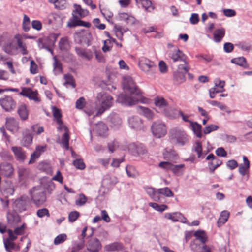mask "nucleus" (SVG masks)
<instances>
[{"instance_id":"f257e3e1","label":"nucleus","mask_w":252,"mask_h":252,"mask_svg":"<svg viewBox=\"0 0 252 252\" xmlns=\"http://www.w3.org/2000/svg\"><path fill=\"white\" fill-rule=\"evenodd\" d=\"M122 85L125 93L129 94H120L117 99L118 102L125 106H130L140 101L141 92L130 76L123 77Z\"/></svg>"},{"instance_id":"f03ea898","label":"nucleus","mask_w":252,"mask_h":252,"mask_svg":"<svg viewBox=\"0 0 252 252\" xmlns=\"http://www.w3.org/2000/svg\"><path fill=\"white\" fill-rule=\"evenodd\" d=\"M96 103L100 105L96 115L102 114L105 111L109 109L112 105L113 99L109 94L102 92L97 94Z\"/></svg>"},{"instance_id":"7ed1b4c3","label":"nucleus","mask_w":252,"mask_h":252,"mask_svg":"<svg viewBox=\"0 0 252 252\" xmlns=\"http://www.w3.org/2000/svg\"><path fill=\"white\" fill-rule=\"evenodd\" d=\"M169 138L172 143L183 146L189 142L188 135L185 131L178 128H174L169 131Z\"/></svg>"},{"instance_id":"20e7f679","label":"nucleus","mask_w":252,"mask_h":252,"mask_svg":"<svg viewBox=\"0 0 252 252\" xmlns=\"http://www.w3.org/2000/svg\"><path fill=\"white\" fill-rule=\"evenodd\" d=\"M30 193L32 201L37 206L42 205L46 200V193L41 189L33 187Z\"/></svg>"},{"instance_id":"39448f33","label":"nucleus","mask_w":252,"mask_h":252,"mask_svg":"<svg viewBox=\"0 0 252 252\" xmlns=\"http://www.w3.org/2000/svg\"><path fill=\"white\" fill-rule=\"evenodd\" d=\"M151 129L154 136L158 138L164 136L167 133V128L165 124L160 121L154 122Z\"/></svg>"},{"instance_id":"423d86ee","label":"nucleus","mask_w":252,"mask_h":252,"mask_svg":"<svg viewBox=\"0 0 252 252\" xmlns=\"http://www.w3.org/2000/svg\"><path fill=\"white\" fill-rule=\"evenodd\" d=\"M139 66L147 74H152L156 68L155 63L149 59L141 57L139 59Z\"/></svg>"},{"instance_id":"0eeeda50","label":"nucleus","mask_w":252,"mask_h":252,"mask_svg":"<svg viewBox=\"0 0 252 252\" xmlns=\"http://www.w3.org/2000/svg\"><path fill=\"white\" fill-rule=\"evenodd\" d=\"M16 209L19 212L27 210L30 206V200L28 197L22 196L14 202Z\"/></svg>"},{"instance_id":"6e6552de","label":"nucleus","mask_w":252,"mask_h":252,"mask_svg":"<svg viewBox=\"0 0 252 252\" xmlns=\"http://www.w3.org/2000/svg\"><path fill=\"white\" fill-rule=\"evenodd\" d=\"M0 104L6 111L10 112L16 107V102L10 96H5L0 99Z\"/></svg>"},{"instance_id":"1a4fd4ad","label":"nucleus","mask_w":252,"mask_h":252,"mask_svg":"<svg viewBox=\"0 0 252 252\" xmlns=\"http://www.w3.org/2000/svg\"><path fill=\"white\" fill-rule=\"evenodd\" d=\"M129 152L133 156H142L145 155L147 151L142 144L132 143L128 147Z\"/></svg>"},{"instance_id":"9d476101","label":"nucleus","mask_w":252,"mask_h":252,"mask_svg":"<svg viewBox=\"0 0 252 252\" xmlns=\"http://www.w3.org/2000/svg\"><path fill=\"white\" fill-rule=\"evenodd\" d=\"M20 94L31 100H34L35 102H39L40 101L37 97V92L32 91L30 88H23Z\"/></svg>"},{"instance_id":"9b49d317","label":"nucleus","mask_w":252,"mask_h":252,"mask_svg":"<svg viewBox=\"0 0 252 252\" xmlns=\"http://www.w3.org/2000/svg\"><path fill=\"white\" fill-rule=\"evenodd\" d=\"M101 248V243L97 238H92L88 241L87 249L89 252H99Z\"/></svg>"},{"instance_id":"f8f14e48","label":"nucleus","mask_w":252,"mask_h":252,"mask_svg":"<svg viewBox=\"0 0 252 252\" xmlns=\"http://www.w3.org/2000/svg\"><path fill=\"white\" fill-rule=\"evenodd\" d=\"M6 128L12 132H17L19 130V122L14 117H9L6 118Z\"/></svg>"},{"instance_id":"ddd939ff","label":"nucleus","mask_w":252,"mask_h":252,"mask_svg":"<svg viewBox=\"0 0 252 252\" xmlns=\"http://www.w3.org/2000/svg\"><path fill=\"white\" fill-rule=\"evenodd\" d=\"M168 56L174 62L185 60L186 56L184 54L177 48H175L173 50L169 51Z\"/></svg>"},{"instance_id":"4468645a","label":"nucleus","mask_w":252,"mask_h":252,"mask_svg":"<svg viewBox=\"0 0 252 252\" xmlns=\"http://www.w3.org/2000/svg\"><path fill=\"white\" fill-rule=\"evenodd\" d=\"M0 171L3 176L10 177L13 174L14 168L11 164L3 162L0 164Z\"/></svg>"},{"instance_id":"2eb2a0df","label":"nucleus","mask_w":252,"mask_h":252,"mask_svg":"<svg viewBox=\"0 0 252 252\" xmlns=\"http://www.w3.org/2000/svg\"><path fill=\"white\" fill-rule=\"evenodd\" d=\"M11 150L15 156V158L19 162H23L26 158V152L20 147L13 146Z\"/></svg>"},{"instance_id":"dca6fc26","label":"nucleus","mask_w":252,"mask_h":252,"mask_svg":"<svg viewBox=\"0 0 252 252\" xmlns=\"http://www.w3.org/2000/svg\"><path fill=\"white\" fill-rule=\"evenodd\" d=\"M128 124L131 128L135 130H140L143 127L142 120L137 116H133L129 118Z\"/></svg>"},{"instance_id":"f3484780","label":"nucleus","mask_w":252,"mask_h":252,"mask_svg":"<svg viewBox=\"0 0 252 252\" xmlns=\"http://www.w3.org/2000/svg\"><path fill=\"white\" fill-rule=\"evenodd\" d=\"M33 136L28 129L23 133V138L21 141V145L25 147H29L32 143Z\"/></svg>"},{"instance_id":"a211bd4d","label":"nucleus","mask_w":252,"mask_h":252,"mask_svg":"<svg viewBox=\"0 0 252 252\" xmlns=\"http://www.w3.org/2000/svg\"><path fill=\"white\" fill-rule=\"evenodd\" d=\"M108 128L105 124L99 122L96 124L94 127V131L100 136L104 137L107 135Z\"/></svg>"},{"instance_id":"6ab92c4d","label":"nucleus","mask_w":252,"mask_h":252,"mask_svg":"<svg viewBox=\"0 0 252 252\" xmlns=\"http://www.w3.org/2000/svg\"><path fill=\"white\" fill-rule=\"evenodd\" d=\"M110 125L111 127L118 128L122 124V120L119 116L116 114H111L108 117Z\"/></svg>"},{"instance_id":"aec40b11","label":"nucleus","mask_w":252,"mask_h":252,"mask_svg":"<svg viewBox=\"0 0 252 252\" xmlns=\"http://www.w3.org/2000/svg\"><path fill=\"white\" fill-rule=\"evenodd\" d=\"M7 222L9 224H14L19 223L20 218L19 215L15 211L8 212L7 214Z\"/></svg>"},{"instance_id":"412c9836","label":"nucleus","mask_w":252,"mask_h":252,"mask_svg":"<svg viewBox=\"0 0 252 252\" xmlns=\"http://www.w3.org/2000/svg\"><path fill=\"white\" fill-rule=\"evenodd\" d=\"M17 113L21 120L25 121L28 119L29 111L25 104H21L18 106Z\"/></svg>"},{"instance_id":"4be33fe9","label":"nucleus","mask_w":252,"mask_h":252,"mask_svg":"<svg viewBox=\"0 0 252 252\" xmlns=\"http://www.w3.org/2000/svg\"><path fill=\"white\" fill-rule=\"evenodd\" d=\"M74 7L75 9L72 11V16H78L80 18L85 17L88 13L87 10L82 9L79 5L74 4Z\"/></svg>"},{"instance_id":"5701e85b","label":"nucleus","mask_w":252,"mask_h":252,"mask_svg":"<svg viewBox=\"0 0 252 252\" xmlns=\"http://www.w3.org/2000/svg\"><path fill=\"white\" fill-rule=\"evenodd\" d=\"M163 157L165 159L173 160L178 158V154L175 151L172 149H166L163 153Z\"/></svg>"},{"instance_id":"b1692460","label":"nucleus","mask_w":252,"mask_h":252,"mask_svg":"<svg viewBox=\"0 0 252 252\" xmlns=\"http://www.w3.org/2000/svg\"><path fill=\"white\" fill-rule=\"evenodd\" d=\"M190 127L196 137L199 138L202 137V126L200 124L196 122H193L191 123Z\"/></svg>"},{"instance_id":"393cba45","label":"nucleus","mask_w":252,"mask_h":252,"mask_svg":"<svg viewBox=\"0 0 252 252\" xmlns=\"http://www.w3.org/2000/svg\"><path fill=\"white\" fill-rule=\"evenodd\" d=\"M123 248V245L119 242H114L106 245L104 249L107 252H112L122 250Z\"/></svg>"},{"instance_id":"a878e982","label":"nucleus","mask_w":252,"mask_h":252,"mask_svg":"<svg viewBox=\"0 0 252 252\" xmlns=\"http://www.w3.org/2000/svg\"><path fill=\"white\" fill-rule=\"evenodd\" d=\"M155 104L161 112L165 108H169L167 102L162 97H156L155 99Z\"/></svg>"},{"instance_id":"bb28decb","label":"nucleus","mask_w":252,"mask_h":252,"mask_svg":"<svg viewBox=\"0 0 252 252\" xmlns=\"http://www.w3.org/2000/svg\"><path fill=\"white\" fill-rule=\"evenodd\" d=\"M229 215V212L226 210H224L221 212L217 221L218 227L221 226L228 220Z\"/></svg>"},{"instance_id":"cd10ccee","label":"nucleus","mask_w":252,"mask_h":252,"mask_svg":"<svg viewBox=\"0 0 252 252\" xmlns=\"http://www.w3.org/2000/svg\"><path fill=\"white\" fill-rule=\"evenodd\" d=\"M225 33V29L223 28L216 30L213 33L214 41L216 42H220L222 38L224 36Z\"/></svg>"},{"instance_id":"c85d7f7f","label":"nucleus","mask_w":252,"mask_h":252,"mask_svg":"<svg viewBox=\"0 0 252 252\" xmlns=\"http://www.w3.org/2000/svg\"><path fill=\"white\" fill-rule=\"evenodd\" d=\"M75 51L79 56L83 57L88 60L92 59L93 55L90 51L85 50L80 48H76Z\"/></svg>"},{"instance_id":"c756f323","label":"nucleus","mask_w":252,"mask_h":252,"mask_svg":"<svg viewBox=\"0 0 252 252\" xmlns=\"http://www.w3.org/2000/svg\"><path fill=\"white\" fill-rule=\"evenodd\" d=\"M193 149L197 153L198 158H203L206 154L203 153L201 143L198 140L195 141L193 146Z\"/></svg>"},{"instance_id":"7c9ffc66","label":"nucleus","mask_w":252,"mask_h":252,"mask_svg":"<svg viewBox=\"0 0 252 252\" xmlns=\"http://www.w3.org/2000/svg\"><path fill=\"white\" fill-rule=\"evenodd\" d=\"M194 236L197 240H199L202 244H205L207 240L208 237L206 232L203 230H197L194 233Z\"/></svg>"},{"instance_id":"2f4dec72","label":"nucleus","mask_w":252,"mask_h":252,"mask_svg":"<svg viewBox=\"0 0 252 252\" xmlns=\"http://www.w3.org/2000/svg\"><path fill=\"white\" fill-rule=\"evenodd\" d=\"M3 49L6 53L12 55L13 54V51L15 49V47L13 45V41L11 39L8 40L3 45Z\"/></svg>"},{"instance_id":"473e14b6","label":"nucleus","mask_w":252,"mask_h":252,"mask_svg":"<svg viewBox=\"0 0 252 252\" xmlns=\"http://www.w3.org/2000/svg\"><path fill=\"white\" fill-rule=\"evenodd\" d=\"M140 112L149 120H152L154 117V113L149 109L142 107H139Z\"/></svg>"},{"instance_id":"72a5a7b5","label":"nucleus","mask_w":252,"mask_h":252,"mask_svg":"<svg viewBox=\"0 0 252 252\" xmlns=\"http://www.w3.org/2000/svg\"><path fill=\"white\" fill-rule=\"evenodd\" d=\"M185 74L182 72L175 71L173 75L174 80L178 84L183 83L186 80Z\"/></svg>"},{"instance_id":"f704fd0d","label":"nucleus","mask_w":252,"mask_h":252,"mask_svg":"<svg viewBox=\"0 0 252 252\" xmlns=\"http://www.w3.org/2000/svg\"><path fill=\"white\" fill-rule=\"evenodd\" d=\"M222 164V160L217 158L216 160L210 161L208 163L209 170L211 173H213L216 168Z\"/></svg>"},{"instance_id":"c9c22d12","label":"nucleus","mask_w":252,"mask_h":252,"mask_svg":"<svg viewBox=\"0 0 252 252\" xmlns=\"http://www.w3.org/2000/svg\"><path fill=\"white\" fill-rule=\"evenodd\" d=\"M231 62L245 68H246L248 66L246 63V60L243 57L233 58L231 59Z\"/></svg>"},{"instance_id":"e433bc0d","label":"nucleus","mask_w":252,"mask_h":252,"mask_svg":"<svg viewBox=\"0 0 252 252\" xmlns=\"http://www.w3.org/2000/svg\"><path fill=\"white\" fill-rule=\"evenodd\" d=\"M119 18L120 20L124 21L127 23H133L134 22V18L132 16L129 15L127 13H120Z\"/></svg>"},{"instance_id":"4c0bfd02","label":"nucleus","mask_w":252,"mask_h":252,"mask_svg":"<svg viewBox=\"0 0 252 252\" xmlns=\"http://www.w3.org/2000/svg\"><path fill=\"white\" fill-rule=\"evenodd\" d=\"M69 43L67 37L62 38L59 42V47L62 51H67L69 48Z\"/></svg>"},{"instance_id":"58836bf2","label":"nucleus","mask_w":252,"mask_h":252,"mask_svg":"<svg viewBox=\"0 0 252 252\" xmlns=\"http://www.w3.org/2000/svg\"><path fill=\"white\" fill-rule=\"evenodd\" d=\"M80 18L78 16H72L67 23V26L69 28H74L79 26Z\"/></svg>"},{"instance_id":"ea45409f","label":"nucleus","mask_w":252,"mask_h":252,"mask_svg":"<svg viewBox=\"0 0 252 252\" xmlns=\"http://www.w3.org/2000/svg\"><path fill=\"white\" fill-rule=\"evenodd\" d=\"M185 165L181 164L179 165H173L172 172L177 176L183 174L184 171Z\"/></svg>"},{"instance_id":"a19ab883","label":"nucleus","mask_w":252,"mask_h":252,"mask_svg":"<svg viewBox=\"0 0 252 252\" xmlns=\"http://www.w3.org/2000/svg\"><path fill=\"white\" fill-rule=\"evenodd\" d=\"M64 78L65 80V82L63 85L64 86L68 84L71 85L73 88H75L76 84L74 79L73 76L70 74H66L64 75Z\"/></svg>"},{"instance_id":"79ce46f5","label":"nucleus","mask_w":252,"mask_h":252,"mask_svg":"<svg viewBox=\"0 0 252 252\" xmlns=\"http://www.w3.org/2000/svg\"><path fill=\"white\" fill-rule=\"evenodd\" d=\"M149 206L152 207L155 210L162 212L168 208L167 205L164 204L159 205L156 203L150 202L148 204Z\"/></svg>"},{"instance_id":"37998d69","label":"nucleus","mask_w":252,"mask_h":252,"mask_svg":"<svg viewBox=\"0 0 252 252\" xmlns=\"http://www.w3.org/2000/svg\"><path fill=\"white\" fill-rule=\"evenodd\" d=\"M158 192L160 193V194L163 195L168 197H173L174 196V193L168 187L158 189Z\"/></svg>"},{"instance_id":"c03bdc74","label":"nucleus","mask_w":252,"mask_h":252,"mask_svg":"<svg viewBox=\"0 0 252 252\" xmlns=\"http://www.w3.org/2000/svg\"><path fill=\"white\" fill-rule=\"evenodd\" d=\"M29 173L28 169L25 168L23 167H19L18 169V174L20 180H22L26 178Z\"/></svg>"},{"instance_id":"a18cd8bd","label":"nucleus","mask_w":252,"mask_h":252,"mask_svg":"<svg viewBox=\"0 0 252 252\" xmlns=\"http://www.w3.org/2000/svg\"><path fill=\"white\" fill-rule=\"evenodd\" d=\"M184 63L178 65V70L177 71L182 72V73L186 74L189 69V67L188 63L186 61V58L185 60H182Z\"/></svg>"},{"instance_id":"49530a36","label":"nucleus","mask_w":252,"mask_h":252,"mask_svg":"<svg viewBox=\"0 0 252 252\" xmlns=\"http://www.w3.org/2000/svg\"><path fill=\"white\" fill-rule=\"evenodd\" d=\"M52 3L54 4V6L56 8L63 10L66 8V1L65 0H56L55 2H53Z\"/></svg>"},{"instance_id":"de8ad7c7","label":"nucleus","mask_w":252,"mask_h":252,"mask_svg":"<svg viewBox=\"0 0 252 252\" xmlns=\"http://www.w3.org/2000/svg\"><path fill=\"white\" fill-rule=\"evenodd\" d=\"M182 216L181 213L178 212H175L173 214L167 213L165 214V217L166 219L172 220L174 221H178V218H180Z\"/></svg>"},{"instance_id":"09e8293b","label":"nucleus","mask_w":252,"mask_h":252,"mask_svg":"<svg viewBox=\"0 0 252 252\" xmlns=\"http://www.w3.org/2000/svg\"><path fill=\"white\" fill-rule=\"evenodd\" d=\"M87 201V198L86 196L84 194L81 193L79 195L78 199L75 201V204L77 206H82L86 203Z\"/></svg>"},{"instance_id":"8fccbe9b","label":"nucleus","mask_w":252,"mask_h":252,"mask_svg":"<svg viewBox=\"0 0 252 252\" xmlns=\"http://www.w3.org/2000/svg\"><path fill=\"white\" fill-rule=\"evenodd\" d=\"M66 235L65 234H61L58 235L54 239V244L57 245L63 243L66 240Z\"/></svg>"},{"instance_id":"3c124183","label":"nucleus","mask_w":252,"mask_h":252,"mask_svg":"<svg viewBox=\"0 0 252 252\" xmlns=\"http://www.w3.org/2000/svg\"><path fill=\"white\" fill-rule=\"evenodd\" d=\"M173 165L170 162L162 161L159 163V167L162 169H165L167 171L170 170L172 171Z\"/></svg>"},{"instance_id":"603ef678","label":"nucleus","mask_w":252,"mask_h":252,"mask_svg":"<svg viewBox=\"0 0 252 252\" xmlns=\"http://www.w3.org/2000/svg\"><path fill=\"white\" fill-rule=\"evenodd\" d=\"M3 242L4 247L7 252H10V250L15 249V244L13 242V241L4 239Z\"/></svg>"},{"instance_id":"864d4df0","label":"nucleus","mask_w":252,"mask_h":252,"mask_svg":"<svg viewBox=\"0 0 252 252\" xmlns=\"http://www.w3.org/2000/svg\"><path fill=\"white\" fill-rule=\"evenodd\" d=\"M53 59L54 62L53 63L54 69L58 73H61L62 72V64L58 61L56 56L54 57Z\"/></svg>"},{"instance_id":"5fc2aeb1","label":"nucleus","mask_w":252,"mask_h":252,"mask_svg":"<svg viewBox=\"0 0 252 252\" xmlns=\"http://www.w3.org/2000/svg\"><path fill=\"white\" fill-rule=\"evenodd\" d=\"M73 164L78 169L83 170L85 168V164L81 159H76L73 161Z\"/></svg>"},{"instance_id":"6e6d98bb","label":"nucleus","mask_w":252,"mask_h":252,"mask_svg":"<svg viewBox=\"0 0 252 252\" xmlns=\"http://www.w3.org/2000/svg\"><path fill=\"white\" fill-rule=\"evenodd\" d=\"M169 108H165L162 112L167 117L174 118L176 110L168 105Z\"/></svg>"},{"instance_id":"4d7b16f0","label":"nucleus","mask_w":252,"mask_h":252,"mask_svg":"<svg viewBox=\"0 0 252 252\" xmlns=\"http://www.w3.org/2000/svg\"><path fill=\"white\" fill-rule=\"evenodd\" d=\"M219 126L215 125H211L206 126L203 129V133L205 134H208L212 131L217 130Z\"/></svg>"},{"instance_id":"13d9d810","label":"nucleus","mask_w":252,"mask_h":252,"mask_svg":"<svg viewBox=\"0 0 252 252\" xmlns=\"http://www.w3.org/2000/svg\"><path fill=\"white\" fill-rule=\"evenodd\" d=\"M69 136L68 132H65L62 138V143L66 149L69 148Z\"/></svg>"},{"instance_id":"bf43d9fd","label":"nucleus","mask_w":252,"mask_h":252,"mask_svg":"<svg viewBox=\"0 0 252 252\" xmlns=\"http://www.w3.org/2000/svg\"><path fill=\"white\" fill-rule=\"evenodd\" d=\"M85 241L84 240H80V242L75 243L72 247V252H78V251L82 249L84 246Z\"/></svg>"},{"instance_id":"052dcab7","label":"nucleus","mask_w":252,"mask_h":252,"mask_svg":"<svg viewBox=\"0 0 252 252\" xmlns=\"http://www.w3.org/2000/svg\"><path fill=\"white\" fill-rule=\"evenodd\" d=\"M52 112H53V115L54 118L56 122H58V121L59 120H61L62 114H61L60 109H58L56 107H53Z\"/></svg>"},{"instance_id":"680f3d73","label":"nucleus","mask_w":252,"mask_h":252,"mask_svg":"<svg viewBox=\"0 0 252 252\" xmlns=\"http://www.w3.org/2000/svg\"><path fill=\"white\" fill-rule=\"evenodd\" d=\"M17 44L19 48L21 49V53L24 55H27L28 51L27 50V47L20 39L17 40Z\"/></svg>"},{"instance_id":"e2e57ef3","label":"nucleus","mask_w":252,"mask_h":252,"mask_svg":"<svg viewBox=\"0 0 252 252\" xmlns=\"http://www.w3.org/2000/svg\"><path fill=\"white\" fill-rule=\"evenodd\" d=\"M118 147L119 143L116 140L108 143V148L111 153H113Z\"/></svg>"},{"instance_id":"0e129e2a","label":"nucleus","mask_w":252,"mask_h":252,"mask_svg":"<svg viewBox=\"0 0 252 252\" xmlns=\"http://www.w3.org/2000/svg\"><path fill=\"white\" fill-rule=\"evenodd\" d=\"M79 216V213L76 211L71 212L68 215V220L70 222L75 221Z\"/></svg>"},{"instance_id":"69168bd1","label":"nucleus","mask_w":252,"mask_h":252,"mask_svg":"<svg viewBox=\"0 0 252 252\" xmlns=\"http://www.w3.org/2000/svg\"><path fill=\"white\" fill-rule=\"evenodd\" d=\"M36 214L37 216L39 218H42L45 216H46L48 217L50 216L49 212L46 208H43L38 210Z\"/></svg>"},{"instance_id":"338daca9","label":"nucleus","mask_w":252,"mask_h":252,"mask_svg":"<svg viewBox=\"0 0 252 252\" xmlns=\"http://www.w3.org/2000/svg\"><path fill=\"white\" fill-rule=\"evenodd\" d=\"M114 29L116 36L119 40H122V37L123 36V31L122 28L121 27H118L117 25H115L114 26Z\"/></svg>"},{"instance_id":"774afa93","label":"nucleus","mask_w":252,"mask_h":252,"mask_svg":"<svg viewBox=\"0 0 252 252\" xmlns=\"http://www.w3.org/2000/svg\"><path fill=\"white\" fill-rule=\"evenodd\" d=\"M191 250L195 252H201L202 247L196 243L195 241L192 242L190 245Z\"/></svg>"}]
</instances>
